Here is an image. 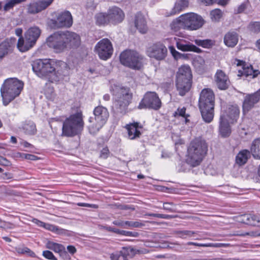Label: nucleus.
I'll use <instances>...</instances> for the list:
<instances>
[{
    "label": "nucleus",
    "mask_w": 260,
    "mask_h": 260,
    "mask_svg": "<svg viewBox=\"0 0 260 260\" xmlns=\"http://www.w3.org/2000/svg\"><path fill=\"white\" fill-rule=\"evenodd\" d=\"M134 24L135 26L140 33L147 32L148 30L147 21L145 16L141 12H138L135 15Z\"/></svg>",
    "instance_id": "4be33fe9"
},
{
    "label": "nucleus",
    "mask_w": 260,
    "mask_h": 260,
    "mask_svg": "<svg viewBox=\"0 0 260 260\" xmlns=\"http://www.w3.org/2000/svg\"><path fill=\"white\" fill-rule=\"evenodd\" d=\"M185 29L197 30L204 24L202 17L195 13H187L183 15Z\"/></svg>",
    "instance_id": "4468645a"
},
{
    "label": "nucleus",
    "mask_w": 260,
    "mask_h": 260,
    "mask_svg": "<svg viewBox=\"0 0 260 260\" xmlns=\"http://www.w3.org/2000/svg\"><path fill=\"white\" fill-rule=\"evenodd\" d=\"M94 50L100 58L104 60L110 58L113 52L112 44L111 41L107 38L100 40L96 44Z\"/></svg>",
    "instance_id": "ddd939ff"
},
{
    "label": "nucleus",
    "mask_w": 260,
    "mask_h": 260,
    "mask_svg": "<svg viewBox=\"0 0 260 260\" xmlns=\"http://www.w3.org/2000/svg\"><path fill=\"white\" fill-rule=\"evenodd\" d=\"M183 18V15H182L171 23L170 27L172 30L177 32L181 28L185 29Z\"/></svg>",
    "instance_id": "473e14b6"
},
{
    "label": "nucleus",
    "mask_w": 260,
    "mask_h": 260,
    "mask_svg": "<svg viewBox=\"0 0 260 260\" xmlns=\"http://www.w3.org/2000/svg\"><path fill=\"white\" fill-rule=\"evenodd\" d=\"M250 3L248 0L244 1L241 5H240L237 8L235 9V14H241L242 13H247V10L249 6H250Z\"/></svg>",
    "instance_id": "a19ab883"
},
{
    "label": "nucleus",
    "mask_w": 260,
    "mask_h": 260,
    "mask_svg": "<svg viewBox=\"0 0 260 260\" xmlns=\"http://www.w3.org/2000/svg\"><path fill=\"white\" fill-rule=\"evenodd\" d=\"M237 66H243L242 74L245 76H252V78L255 77L257 75L258 70H254L251 65H247L245 62L238 60Z\"/></svg>",
    "instance_id": "7c9ffc66"
},
{
    "label": "nucleus",
    "mask_w": 260,
    "mask_h": 260,
    "mask_svg": "<svg viewBox=\"0 0 260 260\" xmlns=\"http://www.w3.org/2000/svg\"><path fill=\"white\" fill-rule=\"evenodd\" d=\"M167 48L160 42L153 44L148 47L147 50L148 56L157 60L164 59L167 55Z\"/></svg>",
    "instance_id": "2eb2a0df"
},
{
    "label": "nucleus",
    "mask_w": 260,
    "mask_h": 260,
    "mask_svg": "<svg viewBox=\"0 0 260 260\" xmlns=\"http://www.w3.org/2000/svg\"><path fill=\"white\" fill-rule=\"evenodd\" d=\"M159 218L169 219L172 218L173 216L170 215L159 214Z\"/></svg>",
    "instance_id": "338daca9"
},
{
    "label": "nucleus",
    "mask_w": 260,
    "mask_h": 260,
    "mask_svg": "<svg viewBox=\"0 0 260 260\" xmlns=\"http://www.w3.org/2000/svg\"><path fill=\"white\" fill-rule=\"evenodd\" d=\"M15 251L19 254H26L31 257H36V254L27 247H18L15 248Z\"/></svg>",
    "instance_id": "ea45409f"
},
{
    "label": "nucleus",
    "mask_w": 260,
    "mask_h": 260,
    "mask_svg": "<svg viewBox=\"0 0 260 260\" xmlns=\"http://www.w3.org/2000/svg\"><path fill=\"white\" fill-rule=\"evenodd\" d=\"M119 58L122 64L134 70H140L143 66V56L134 50L123 51Z\"/></svg>",
    "instance_id": "1a4fd4ad"
},
{
    "label": "nucleus",
    "mask_w": 260,
    "mask_h": 260,
    "mask_svg": "<svg viewBox=\"0 0 260 260\" xmlns=\"http://www.w3.org/2000/svg\"><path fill=\"white\" fill-rule=\"evenodd\" d=\"M260 100V89L251 94H247L244 98L242 103L243 112L244 114L248 113L254 107Z\"/></svg>",
    "instance_id": "dca6fc26"
},
{
    "label": "nucleus",
    "mask_w": 260,
    "mask_h": 260,
    "mask_svg": "<svg viewBox=\"0 0 260 260\" xmlns=\"http://www.w3.org/2000/svg\"><path fill=\"white\" fill-rule=\"evenodd\" d=\"M23 82L16 78L6 80L1 88V95L5 106L18 96L23 88Z\"/></svg>",
    "instance_id": "20e7f679"
},
{
    "label": "nucleus",
    "mask_w": 260,
    "mask_h": 260,
    "mask_svg": "<svg viewBox=\"0 0 260 260\" xmlns=\"http://www.w3.org/2000/svg\"><path fill=\"white\" fill-rule=\"evenodd\" d=\"M34 44L26 37H20L17 43V48L21 52H25L29 50L35 46Z\"/></svg>",
    "instance_id": "c756f323"
},
{
    "label": "nucleus",
    "mask_w": 260,
    "mask_h": 260,
    "mask_svg": "<svg viewBox=\"0 0 260 260\" xmlns=\"http://www.w3.org/2000/svg\"><path fill=\"white\" fill-rule=\"evenodd\" d=\"M251 153L248 149L240 150L235 157V162L239 166L245 165L251 157Z\"/></svg>",
    "instance_id": "cd10ccee"
},
{
    "label": "nucleus",
    "mask_w": 260,
    "mask_h": 260,
    "mask_svg": "<svg viewBox=\"0 0 260 260\" xmlns=\"http://www.w3.org/2000/svg\"><path fill=\"white\" fill-rule=\"evenodd\" d=\"M202 3L205 4L206 6L212 5L213 3H216L217 0H201Z\"/></svg>",
    "instance_id": "69168bd1"
},
{
    "label": "nucleus",
    "mask_w": 260,
    "mask_h": 260,
    "mask_svg": "<svg viewBox=\"0 0 260 260\" xmlns=\"http://www.w3.org/2000/svg\"><path fill=\"white\" fill-rule=\"evenodd\" d=\"M251 216L252 218L249 219V222H250L249 225L252 226L257 225L260 221L259 217L253 214H251Z\"/></svg>",
    "instance_id": "603ef678"
},
{
    "label": "nucleus",
    "mask_w": 260,
    "mask_h": 260,
    "mask_svg": "<svg viewBox=\"0 0 260 260\" xmlns=\"http://www.w3.org/2000/svg\"><path fill=\"white\" fill-rule=\"evenodd\" d=\"M174 204L172 202H166V203H164L162 208L164 210L168 211L169 212H174V210L171 207V206H174Z\"/></svg>",
    "instance_id": "6e6d98bb"
},
{
    "label": "nucleus",
    "mask_w": 260,
    "mask_h": 260,
    "mask_svg": "<svg viewBox=\"0 0 260 260\" xmlns=\"http://www.w3.org/2000/svg\"><path fill=\"white\" fill-rule=\"evenodd\" d=\"M66 32L57 31L51 35L47 39V44L57 53L62 52L67 48Z\"/></svg>",
    "instance_id": "9d476101"
},
{
    "label": "nucleus",
    "mask_w": 260,
    "mask_h": 260,
    "mask_svg": "<svg viewBox=\"0 0 260 260\" xmlns=\"http://www.w3.org/2000/svg\"><path fill=\"white\" fill-rule=\"evenodd\" d=\"M107 13L110 22L114 24L121 22L124 18V14L123 11L116 6L110 8Z\"/></svg>",
    "instance_id": "a211bd4d"
},
{
    "label": "nucleus",
    "mask_w": 260,
    "mask_h": 260,
    "mask_svg": "<svg viewBox=\"0 0 260 260\" xmlns=\"http://www.w3.org/2000/svg\"><path fill=\"white\" fill-rule=\"evenodd\" d=\"M215 82L217 87L220 90L228 89L230 81L226 74L220 70L217 71L214 76Z\"/></svg>",
    "instance_id": "aec40b11"
},
{
    "label": "nucleus",
    "mask_w": 260,
    "mask_h": 260,
    "mask_svg": "<svg viewBox=\"0 0 260 260\" xmlns=\"http://www.w3.org/2000/svg\"><path fill=\"white\" fill-rule=\"evenodd\" d=\"M67 47L77 48L81 44L80 37L75 32L66 31Z\"/></svg>",
    "instance_id": "393cba45"
},
{
    "label": "nucleus",
    "mask_w": 260,
    "mask_h": 260,
    "mask_svg": "<svg viewBox=\"0 0 260 260\" xmlns=\"http://www.w3.org/2000/svg\"><path fill=\"white\" fill-rule=\"evenodd\" d=\"M93 114L94 117H90L88 119V128L89 133L94 135L107 122L109 113L106 107L99 105L94 108Z\"/></svg>",
    "instance_id": "39448f33"
},
{
    "label": "nucleus",
    "mask_w": 260,
    "mask_h": 260,
    "mask_svg": "<svg viewBox=\"0 0 260 260\" xmlns=\"http://www.w3.org/2000/svg\"><path fill=\"white\" fill-rule=\"evenodd\" d=\"M249 29L255 33H258L260 31V23L259 22H251L249 25Z\"/></svg>",
    "instance_id": "09e8293b"
},
{
    "label": "nucleus",
    "mask_w": 260,
    "mask_h": 260,
    "mask_svg": "<svg viewBox=\"0 0 260 260\" xmlns=\"http://www.w3.org/2000/svg\"><path fill=\"white\" fill-rule=\"evenodd\" d=\"M208 151V145L204 140L197 138L191 141L187 148L186 162L192 167L199 166Z\"/></svg>",
    "instance_id": "f03ea898"
},
{
    "label": "nucleus",
    "mask_w": 260,
    "mask_h": 260,
    "mask_svg": "<svg viewBox=\"0 0 260 260\" xmlns=\"http://www.w3.org/2000/svg\"><path fill=\"white\" fill-rule=\"evenodd\" d=\"M53 1L41 0L31 3L28 6V13L31 14L38 13L48 8Z\"/></svg>",
    "instance_id": "6ab92c4d"
},
{
    "label": "nucleus",
    "mask_w": 260,
    "mask_h": 260,
    "mask_svg": "<svg viewBox=\"0 0 260 260\" xmlns=\"http://www.w3.org/2000/svg\"><path fill=\"white\" fill-rule=\"evenodd\" d=\"M111 92L113 95V109L122 115L126 114L133 99L129 88L114 85Z\"/></svg>",
    "instance_id": "f257e3e1"
},
{
    "label": "nucleus",
    "mask_w": 260,
    "mask_h": 260,
    "mask_svg": "<svg viewBox=\"0 0 260 260\" xmlns=\"http://www.w3.org/2000/svg\"><path fill=\"white\" fill-rule=\"evenodd\" d=\"M222 12L220 9H216L211 11L210 13L211 18L213 21H217L221 17Z\"/></svg>",
    "instance_id": "a18cd8bd"
},
{
    "label": "nucleus",
    "mask_w": 260,
    "mask_h": 260,
    "mask_svg": "<svg viewBox=\"0 0 260 260\" xmlns=\"http://www.w3.org/2000/svg\"><path fill=\"white\" fill-rule=\"evenodd\" d=\"M240 110L237 105H231L229 107L226 114H223L225 116L231 123L236 122L239 118Z\"/></svg>",
    "instance_id": "a878e982"
},
{
    "label": "nucleus",
    "mask_w": 260,
    "mask_h": 260,
    "mask_svg": "<svg viewBox=\"0 0 260 260\" xmlns=\"http://www.w3.org/2000/svg\"><path fill=\"white\" fill-rule=\"evenodd\" d=\"M54 72L52 75V78L50 79L51 82L58 81L63 79L69 74V68L67 64L62 61H58L56 62Z\"/></svg>",
    "instance_id": "f3484780"
},
{
    "label": "nucleus",
    "mask_w": 260,
    "mask_h": 260,
    "mask_svg": "<svg viewBox=\"0 0 260 260\" xmlns=\"http://www.w3.org/2000/svg\"><path fill=\"white\" fill-rule=\"evenodd\" d=\"M125 221H121V220H114L113 222V223L114 225L121 226L122 228H124L125 226V224L124 223Z\"/></svg>",
    "instance_id": "0e129e2a"
},
{
    "label": "nucleus",
    "mask_w": 260,
    "mask_h": 260,
    "mask_svg": "<svg viewBox=\"0 0 260 260\" xmlns=\"http://www.w3.org/2000/svg\"><path fill=\"white\" fill-rule=\"evenodd\" d=\"M251 217V214L242 215L240 217V221L243 223L249 225V223H250L249 219L252 218Z\"/></svg>",
    "instance_id": "3c124183"
},
{
    "label": "nucleus",
    "mask_w": 260,
    "mask_h": 260,
    "mask_svg": "<svg viewBox=\"0 0 260 260\" xmlns=\"http://www.w3.org/2000/svg\"><path fill=\"white\" fill-rule=\"evenodd\" d=\"M192 74L188 66H182L176 74V85L179 95H184L191 86Z\"/></svg>",
    "instance_id": "0eeeda50"
},
{
    "label": "nucleus",
    "mask_w": 260,
    "mask_h": 260,
    "mask_svg": "<svg viewBox=\"0 0 260 260\" xmlns=\"http://www.w3.org/2000/svg\"><path fill=\"white\" fill-rule=\"evenodd\" d=\"M43 228L52 232H57L59 230L57 226L46 223H44Z\"/></svg>",
    "instance_id": "5fc2aeb1"
},
{
    "label": "nucleus",
    "mask_w": 260,
    "mask_h": 260,
    "mask_svg": "<svg viewBox=\"0 0 260 260\" xmlns=\"http://www.w3.org/2000/svg\"><path fill=\"white\" fill-rule=\"evenodd\" d=\"M215 95L210 88L203 89L200 95L199 107L203 120L207 123L212 121L214 117Z\"/></svg>",
    "instance_id": "7ed1b4c3"
},
{
    "label": "nucleus",
    "mask_w": 260,
    "mask_h": 260,
    "mask_svg": "<svg viewBox=\"0 0 260 260\" xmlns=\"http://www.w3.org/2000/svg\"><path fill=\"white\" fill-rule=\"evenodd\" d=\"M251 155L253 158L257 159H260V139L256 138L254 139L251 145L250 151Z\"/></svg>",
    "instance_id": "2f4dec72"
},
{
    "label": "nucleus",
    "mask_w": 260,
    "mask_h": 260,
    "mask_svg": "<svg viewBox=\"0 0 260 260\" xmlns=\"http://www.w3.org/2000/svg\"><path fill=\"white\" fill-rule=\"evenodd\" d=\"M72 24L73 17L69 11L58 13L56 19H52L49 22V26L53 29L69 28Z\"/></svg>",
    "instance_id": "f8f14e48"
},
{
    "label": "nucleus",
    "mask_w": 260,
    "mask_h": 260,
    "mask_svg": "<svg viewBox=\"0 0 260 260\" xmlns=\"http://www.w3.org/2000/svg\"><path fill=\"white\" fill-rule=\"evenodd\" d=\"M109 150L107 147H105L102 149L100 153V157L103 159L108 158L109 155Z\"/></svg>",
    "instance_id": "4d7b16f0"
},
{
    "label": "nucleus",
    "mask_w": 260,
    "mask_h": 260,
    "mask_svg": "<svg viewBox=\"0 0 260 260\" xmlns=\"http://www.w3.org/2000/svg\"><path fill=\"white\" fill-rule=\"evenodd\" d=\"M176 233L181 238H186L187 237H193L194 235L197 234L196 232L188 230L177 231Z\"/></svg>",
    "instance_id": "c03bdc74"
},
{
    "label": "nucleus",
    "mask_w": 260,
    "mask_h": 260,
    "mask_svg": "<svg viewBox=\"0 0 260 260\" xmlns=\"http://www.w3.org/2000/svg\"><path fill=\"white\" fill-rule=\"evenodd\" d=\"M125 225L131 226L133 228H141L145 225V224L139 221H126L124 222Z\"/></svg>",
    "instance_id": "de8ad7c7"
},
{
    "label": "nucleus",
    "mask_w": 260,
    "mask_h": 260,
    "mask_svg": "<svg viewBox=\"0 0 260 260\" xmlns=\"http://www.w3.org/2000/svg\"><path fill=\"white\" fill-rule=\"evenodd\" d=\"M11 47V43L8 40H5L0 43V59H2L8 55Z\"/></svg>",
    "instance_id": "c9c22d12"
},
{
    "label": "nucleus",
    "mask_w": 260,
    "mask_h": 260,
    "mask_svg": "<svg viewBox=\"0 0 260 260\" xmlns=\"http://www.w3.org/2000/svg\"><path fill=\"white\" fill-rule=\"evenodd\" d=\"M120 256V254H119L118 251L112 253L110 254V260H118Z\"/></svg>",
    "instance_id": "bf43d9fd"
},
{
    "label": "nucleus",
    "mask_w": 260,
    "mask_h": 260,
    "mask_svg": "<svg viewBox=\"0 0 260 260\" xmlns=\"http://www.w3.org/2000/svg\"><path fill=\"white\" fill-rule=\"evenodd\" d=\"M32 222L33 223H35L38 226H39L40 227H43V228L44 223H45V222H44L43 221H40V220H38V219H36V218H34L32 220Z\"/></svg>",
    "instance_id": "e2e57ef3"
},
{
    "label": "nucleus",
    "mask_w": 260,
    "mask_h": 260,
    "mask_svg": "<svg viewBox=\"0 0 260 260\" xmlns=\"http://www.w3.org/2000/svg\"><path fill=\"white\" fill-rule=\"evenodd\" d=\"M22 129L24 132L29 135L35 134L37 131L35 124L32 121H27L23 124Z\"/></svg>",
    "instance_id": "e433bc0d"
},
{
    "label": "nucleus",
    "mask_w": 260,
    "mask_h": 260,
    "mask_svg": "<svg viewBox=\"0 0 260 260\" xmlns=\"http://www.w3.org/2000/svg\"><path fill=\"white\" fill-rule=\"evenodd\" d=\"M127 131L128 138L131 140H135L140 137L141 133L139 130L142 126L139 125L138 122H134L126 124L125 126Z\"/></svg>",
    "instance_id": "b1692460"
},
{
    "label": "nucleus",
    "mask_w": 260,
    "mask_h": 260,
    "mask_svg": "<svg viewBox=\"0 0 260 260\" xmlns=\"http://www.w3.org/2000/svg\"><path fill=\"white\" fill-rule=\"evenodd\" d=\"M33 71L40 78L50 79L55 70L54 61L49 59H39L34 60L32 64Z\"/></svg>",
    "instance_id": "6e6552de"
},
{
    "label": "nucleus",
    "mask_w": 260,
    "mask_h": 260,
    "mask_svg": "<svg viewBox=\"0 0 260 260\" xmlns=\"http://www.w3.org/2000/svg\"><path fill=\"white\" fill-rule=\"evenodd\" d=\"M42 30L39 27L37 26H33L29 27L25 32V37L29 40H30L34 44L36 42L41 34Z\"/></svg>",
    "instance_id": "bb28decb"
},
{
    "label": "nucleus",
    "mask_w": 260,
    "mask_h": 260,
    "mask_svg": "<svg viewBox=\"0 0 260 260\" xmlns=\"http://www.w3.org/2000/svg\"><path fill=\"white\" fill-rule=\"evenodd\" d=\"M78 206L80 207H91L93 208H98V205L95 204H89L87 203H79L77 204Z\"/></svg>",
    "instance_id": "052dcab7"
},
{
    "label": "nucleus",
    "mask_w": 260,
    "mask_h": 260,
    "mask_svg": "<svg viewBox=\"0 0 260 260\" xmlns=\"http://www.w3.org/2000/svg\"><path fill=\"white\" fill-rule=\"evenodd\" d=\"M230 122L225 116L220 115L219 120V133L222 138L229 137L231 134Z\"/></svg>",
    "instance_id": "5701e85b"
},
{
    "label": "nucleus",
    "mask_w": 260,
    "mask_h": 260,
    "mask_svg": "<svg viewBox=\"0 0 260 260\" xmlns=\"http://www.w3.org/2000/svg\"><path fill=\"white\" fill-rule=\"evenodd\" d=\"M38 159V157L35 155L27 154V155L26 156V159L35 160Z\"/></svg>",
    "instance_id": "774afa93"
},
{
    "label": "nucleus",
    "mask_w": 260,
    "mask_h": 260,
    "mask_svg": "<svg viewBox=\"0 0 260 260\" xmlns=\"http://www.w3.org/2000/svg\"><path fill=\"white\" fill-rule=\"evenodd\" d=\"M161 107V102L158 94L154 91H147L138 106V109L158 110Z\"/></svg>",
    "instance_id": "9b49d317"
},
{
    "label": "nucleus",
    "mask_w": 260,
    "mask_h": 260,
    "mask_svg": "<svg viewBox=\"0 0 260 260\" xmlns=\"http://www.w3.org/2000/svg\"><path fill=\"white\" fill-rule=\"evenodd\" d=\"M46 247L47 249L52 250L56 253H59L64 249L62 245L51 241H48L46 244Z\"/></svg>",
    "instance_id": "58836bf2"
},
{
    "label": "nucleus",
    "mask_w": 260,
    "mask_h": 260,
    "mask_svg": "<svg viewBox=\"0 0 260 260\" xmlns=\"http://www.w3.org/2000/svg\"><path fill=\"white\" fill-rule=\"evenodd\" d=\"M108 13H99L95 15L96 24L98 25L108 24L110 22Z\"/></svg>",
    "instance_id": "f704fd0d"
},
{
    "label": "nucleus",
    "mask_w": 260,
    "mask_h": 260,
    "mask_svg": "<svg viewBox=\"0 0 260 260\" xmlns=\"http://www.w3.org/2000/svg\"><path fill=\"white\" fill-rule=\"evenodd\" d=\"M84 126L83 115L81 112L70 115L63 123L62 135L67 137H73L78 135Z\"/></svg>",
    "instance_id": "423d86ee"
},
{
    "label": "nucleus",
    "mask_w": 260,
    "mask_h": 260,
    "mask_svg": "<svg viewBox=\"0 0 260 260\" xmlns=\"http://www.w3.org/2000/svg\"><path fill=\"white\" fill-rule=\"evenodd\" d=\"M176 47L178 49L183 51H192L196 53H201L202 50L189 41L183 39H178L176 42Z\"/></svg>",
    "instance_id": "412c9836"
},
{
    "label": "nucleus",
    "mask_w": 260,
    "mask_h": 260,
    "mask_svg": "<svg viewBox=\"0 0 260 260\" xmlns=\"http://www.w3.org/2000/svg\"><path fill=\"white\" fill-rule=\"evenodd\" d=\"M42 255L47 259L57 260V258L54 255L53 253L49 250L43 251Z\"/></svg>",
    "instance_id": "8fccbe9b"
},
{
    "label": "nucleus",
    "mask_w": 260,
    "mask_h": 260,
    "mask_svg": "<svg viewBox=\"0 0 260 260\" xmlns=\"http://www.w3.org/2000/svg\"><path fill=\"white\" fill-rule=\"evenodd\" d=\"M194 42L197 45L204 48H210L215 45V41L211 39H196Z\"/></svg>",
    "instance_id": "4c0bfd02"
},
{
    "label": "nucleus",
    "mask_w": 260,
    "mask_h": 260,
    "mask_svg": "<svg viewBox=\"0 0 260 260\" xmlns=\"http://www.w3.org/2000/svg\"><path fill=\"white\" fill-rule=\"evenodd\" d=\"M121 235L125 236H129L133 237H138L139 236V234L138 232H130L123 230L121 231Z\"/></svg>",
    "instance_id": "864d4df0"
},
{
    "label": "nucleus",
    "mask_w": 260,
    "mask_h": 260,
    "mask_svg": "<svg viewBox=\"0 0 260 260\" xmlns=\"http://www.w3.org/2000/svg\"><path fill=\"white\" fill-rule=\"evenodd\" d=\"M188 5V2L187 0H180L175 5L174 9L175 11L179 12L183 9L187 7Z\"/></svg>",
    "instance_id": "79ce46f5"
},
{
    "label": "nucleus",
    "mask_w": 260,
    "mask_h": 260,
    "mask_svg": "<svg viewBox=\"0 0 260 260\" xmlns=\"http://www.w3.org/2000/svg\"><path fill=\"white\" fill-rule=\"evenodd\" d=\"M60 256L64 260H70L71 259L69 255L65 250V247H64V249L59 252Z\"/></svg>",
    "instance_id": "13d9d810"
},
{
    "label": "nucleus",
    "mask_w": 260,
    "mask_h": 260,
    "mask_svg": "<svg viewBox=\"0 0 260 260\" xmlns=\"http://www.w3.org/2000/svg\"><path fill=\"white\" fill-rule=\"evenodd\" d=\"M118 252L122 258H133L139 251L133 248L123 247L122 250Z\"/></svg>",
    "instance_id": "72a5a7b5"
},
{
    "label": "nucleus",
    "mask_w": 260,
    "mask_h": 260,
    "mask_svg": "<svg viewBox=\"0 0 260 260\" xmlns=\"http://www.w3.org/2000/svg\"><path fill=\"white\" fill-rule=\"evenodd\" d=\"M186 108L183 107L181 109L178 108L177 110L174 113V115L175 117L177 116H182L184 117L185 119V123H187L189 120L187 119V117L189 116V115L186 114L185 113Z\"/></svg>",
    "instance_id": "49530a36"
},
{
    "label": "nucleus",
    "mask_w": 260,
    "mask_h": 260,
    "mask_svg": "<svg viewBox=\"0 0 260 260\" xmlns=\"http://www.w3.org/2000/svg\"><path fill=\"white\" fill-rule=\"evenodd\" d=\"M67 248L68 251L70 253H71L72 255H73L77 251L76 248L75 247V246H74L73 245H69L67 246Z\"/></svg>",
    "instance_id": "680f3d73"
},
{
    "label": "nucleus",
    "mask_w": 260,
    "mask_h": 260,
    "mask_svg": "<svg viewBox=\"0 0 260 260\" xmlns=\"http://www.w3.org/2000/svg\"><path fill=\"white\" fill-rule=\"evenodd\" d=\"M238 40V34L234 31H230L225 34L223 41L226 46L233 48L237 44Z\"/></svg>",
    "instance_id": "c85d7f7f"
},
{
    "label": "nucleus",
    "mask_w": 260,
    "mask_h": 260,
    "mask_svg": "<svg viewBox=\"0 0 260 260\" xmlns=\"http://www.w3.org/2000/svg\"><path fill=\"white\" fill-rule=\"evenodd\" d=\"M25 1V0H10L6 3L4 7V10L8 11L12 9L16 5Z\"/></svg>",
    "instance_id": "37998d69"
}]
</instances>
